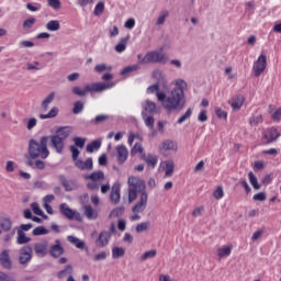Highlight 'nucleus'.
<instances>
[{
  "instance_id": "nucleus-1",
  "label": "nucleus",
  "mask_w": 281,
  "mask_h": 281,
  "mask_svg": "<svg viewBox=\"0 0 281 281\" xmlns=\"http://www.w3.org/2000/svg\"><path fill=\"white\" fill-rule=\"evenodd\" d=\"M175 85L176 88L171 89L168 95L164 91H159V83H154L147 88V93H156L158 102L162 104L167 113L181 111L186 106V89H188V82L183 79H177Z\"/></svg>"
},
{
  "instance_id": "nucleus-2",
  "label": "nucleus",
  "mask_w": 281,
  "mask_h": 281,
  "mask_svg": "<svg viewBox=\"0 0 281 281\" xmlns=\"http://www.w3.org/2000/svg\"><path fill=\"white\" fill-rule=\"evenodd\" d=\"M49 142L48 136H42L40 142L31 138L29 140L27 146V159L25 165L29 168H36V170H45L46 165L43 159H47L49 157V148L47 147V143Z\"/></svg>"
},
{
  "instance_id": "nucleus-3",
  "label": "nucleus",
  "mask_w": 281,
  "mask_h": 281,
  "mask_svg": "<svg viewBox=\"0 0 281 281\" xmlns=\"http://www.w3.org/2000/svg\"><path fill=\"white\" fill-rule=\"evenodd\" d=\"M128 201L133 203L137 199V192L139 195V201L132 207L134 214H142L148 207V193H146V182L137 177L128 178Z\"/></svg>"
},
{
  "instance_id": "nucleus-4",
  "label": "nucleus",
  "mask_w": 281,
  "mask_h": 281,
  "mask_svg": "<svg viewBox=\"0 0 281 281\" xmlns=\"http://www.w3.org/2000/svg\"><path fill=\"white\" fill-rule=\"evenodd\" d=\"M115 87V82H110V83H90L86 85L83 89H80V87H74L72 88V93L75 95H79V98H82L87 95V93H95L100 91H106V89H113Z\"/></svg>"
},
{
  "instance_id": "nucleus-5",
  "label": "nucleus",
  "mask_w": 281,
  "mask_h": 281,
  "mask_svg": "<svg viewBox=\"0 0 281 281\" xmlns=\"http://www.w3.org/2000/svg\"><path fill=\"white\" fill-rule=\"evenodd\" d=\"M143 63H158L159 65H166V63H168V56H166V54L161 53L160 50H150L146 53Z\"/></svg>"
},
{
  "instance_id": "nucleus-6",
  "label": "nucleus",
  "mask_w": 281,
  "mask_h": 281,
  "mask_svg": "<svg viewBox=\"0 0 281 281\" xmlns=\"http://www.w3.org/2000/svg\"><path fill=\"white\" fill-rule=\"evenodd\" d=\"M86 181H91L87 183L88 190H100V184L98 181H103L104 172L103 171H94L92 173L86 175L83 177Z\"/></svg>"
},
{
  "instance_id": "nucleus-7",
  "label": "nucleus",
  "mask_w": 281,
  "mask_h": 281,
  "mask_svg": "<svg viewBox=\"0 0 281 281\" xmlns=\"http://www.w3.org/2000/svg\"><path fill=\"white\" fill-rule=\"evenodd\" d=\"M59 213L61 216H65V218H68V221H74V218L75 221H82L80 212L71 210L68 203H61L59 205Z\"/></svg>"
},
{
  "instance_id": "nucleus-8",
  "label": "nucleus",
  "mask_w": 281,
  "mask_h": 281,
  "mask_svg": "<svg viewBox=\"0 0 281 281\" xmlns=\"http://www.w3.org/2000/svg\"><path fill=\"white\" fill-rule=\"evenodd\" d=\"M267 69V55L261 54L254 63L252 71L256 78H259Z\"/></svg>"
},
{
  "instance_id": "nucleus-9",
  "label": "nucleus",
  "mask_w": 281,
  "mask_h": 281,
  "mask_svg": "<svg viewBox=\"0 0 281 281\" xmlns=\"http://www.w3.org/2000/svg\"><path fill=\"white\" fill-rule=\"evenodd\" d=\"M278 137H280L278 130L276 127H270L262 132L261 142L262 144H273Z\"/></svg>"
},
{
  "instance_id": "nucleus-10",
  "label": "nucleus",
  "mask_w": 281,
  "mask_h": 281,
  "mask_svg": "<svg viewBox=\"0 0 281 281\" xmlns=\"http://www.w3.org/2000/svg\"><path fill=\"white\" fill-rule=\"evenodd\" d=\"M33 249L37 258H45V256H47L48 254L49 241H47L46 239L37 241L33 245Z\"/></svg>"
},
{
  "instance_id": "nucleus-11",
  "label": "nucleus",
  "mask_w": 281,
  "mask_h": 281,
  "mask_svg": "<svg viewBox=\"0 0 281 281\" xmlns=\"http://www.w3.org/2000/svg\"><path fill=\"white\" fill-rule=\"evenodd\" d=\"M47 137H48V140H50L52 148H55L58 155H63V151L65 150V140L60 138V136H57L56 134Z\"/></svg>"
},
{
  "instance_id": "nucleus-12",
  "label": "nucleus",
  "mask_w": 281,
  "mask_h": 281,
  "mask_svg": "<svg viewBox=\"0 0 281 281\" xmlns=\"http://www.w3.org/2000/svg\"><path fill=\"white\" fill-rule=\"evenodd\" d=\"M32 246L26 245L20 249L19 262L20 265H27L32 260Z\"/></svg>"
},
{
  "instance_id": "nucleus-13",
  "label": "nucleus",
  "mask_w": 281,
  "mask_h": 281,
  "mask_svg": "<svg viewBox=\"0 0 281 281\" xmlns=\"http://www.w3.org/2000/svg\"><path fill=\"white\" fill-rule=\"evenodd\" d=\"M58 179L66 192H74V190H78L79 188V184L76 180H67L64 175H60Z\"/></svg>"
},
{
  "instance_id": "nucleus-14",
  "label": "nucleus",
  "mask_w": 281,
  "mask_h": 281,
  "mask_svg": "<svg viewBox=\"0 0 281 281\" xmlns=\"http://www.w3.org/2000/svg\"><path fill=\"white\" fill-rule=\"evenodd\" d=\"M48 254L52 258H60L65 254V248H63L60 239H56L55 244L48 248Z\"/></svg>"
},
{
  "instance_id": "nucleus-15",
  "label": "nucleus",
  "mask_w": 281,
  "mask_h": 281,
  "mask_svg": "<svg viewBox=\"0 0 281 281\" xmlns=\"http://www.w3.org/2000/svg\"><path fill=\"white\" fill-rule=\"evenodd\" d=\"M75 167L78 168V170L91 172V170H93V158L89 157L86 160L79 159L75 161Z\"/></svg>"
},
{
  "instance_id": "nucleus-16",
  "label": "nucleus",
  "mask_w": 281,
  "mask_h": 281,
  "mask_svg": "<svg viewBox=\"0 0 281 281\" xmlns=\"http://www.w3.org/2000/svg\"><path fill=\"white\" fill-rule=\"evenodd\" d=\"M111 240V233L109 231H102L95 239L97 247H106Z\"/></svg>"
},
{
  "instance_id": "nucleus-17",
  "label": "nucleus",
  "mask_w": 281,
  "mask_h": 281,
  "mask_svg": "<svg viewBox=\"0 0 281 281\" xmlns=\"http://www.w3.org/2000/svg\"><path fill=\"white\" fill-rule=\"evenodd\" d=\"M0 265L2 269H7L10 271L12 269V259L10 258V251L9 250H3L0 254Z\"/></svg>"
},
{
  "instance_id": "nucleus-18",
  "label": "nucleus",
  "mask_w": 281,
  "mask_h": 281,
  "mask_svg": "<svg viewBox=\"0 0 281 281\" xmlns=\"http://www.w3.org/2000/svg\"><path fill=\"white\" fill-rule=\"evenodd\" d=\"M153 78L157 80L156 85L164 87H168V80L166 79V74H164V70L155 69L153 71Z\"/></svg>"
},
{
  "instance_id": "nucleus-19",
  "label": "nucleus",
  "mask_w": 281,
  "mask_h": 281,
  "mask_svg": "<svg viewBox=\"0 0 281 281\" xmlns=\"http://www.w3.org/2000/svg\"><path fill=\"white\" fill-rule=\"evenodd\" d=\"M116 155L119 164H124L128 159V148L124 145L116 146Z\"/></svg>"
},
{
  "instance_id": "nucleus-20",
  "label": "nucleus",
  "mask_w": 281,
  "mask_h": 281,
  "mask_svg": "<svg viewBox=\"0 0 281 281\" xmlns=\"http://www.w3.org/2000/svg\"><path fill=\"white\" fill-rule=\"evenodd\" d=\"M228 104H231L233 111H240V109H243V104H245V97H243V94H238L228 101Z\"/></svg>"
},
{
  "instance_id": "nucleus-21",
  "label": "nucleus",
  "mask_w": 281,
  "mask_h": 281,
  "mask_svg": "<svg viewBox=\"0 0 281 281\" xmlns=\"http://www.w3.org/2000/svg\"><path fill=\"white\" fill-rule=\"evenodd\" d=\"M120 183H114L112 186V189H111V193H110V201L111 203H114V205H117V203H120Z\"/></svg>"
},
{
  "instance_id": "nucleus-22",
  "label": "nucleus",
  "mask_w": 281,
  "mask_h": 281,
  "mask_svg": "<svg viewBox=\"0 0 281 281\" xmlns=\"http://www.w3.org/2000/svg\"><path fill=\"white\" fill-rule=\"evenodd\" d=\"M142 113H157V104L148 99L142 103Z\"/></svg>"
},
{
  "instance_id": "nucleus-23",
  "label": "nucleus",
  "mask_w": 281,
  "mask_h": 281,
  "mask_svg": "<svg viewBox=\"0 0 281 281\" xmlns=\"http://www.w3.org/2000/svg\"><path fill=\"white\" fill-rule=\"evenodd\" d=\"M83 214L89 221H95V218H98V211H94L93 206L91 205L85 206Z\"/></svg>"
},
{
  "instance_id": "nucleus-24",
  "label": "nucleus",
  "mask_w": 281,
  "mask_h": 281,
  "mask_svg": "<svg viewBox=\"0 0 281 281\" xmlns=\"http://www.w3.org/2000/svg\"><path fill=\"white\" fill-rule=\"evenodd\" d=\"M68 243H70L71 245H75V247H77V249H85L86 244L83 240H80V238L76 237V236H71L69 235L67 237Z\"/></svg>"
},
{
  "instance_id": "nucleus-25",
  "label": "nucleus",
  "mask_w": 281,
  "mask_h": 281,
  "mask_svg": "<svg viewBox=\"0 0 281 281\" xmlns=\"http://www.w3.org/2000/svg\"><path fill=\"white\" fill-rule=\"evenodd\" d=\"M140 115L145 122V126H147V128H149V131H153V128H155V117L149 116L148 113H146V112H142Z\"/></svg>"
},
{
  "instance_id": "nucleus-26",
  "label": "nucleus",
  "mask_w": 281,
  "mask_h": 281,
  "mask_svg": "<svg viewBox=\"0 0 281 281\" xmlns=\"http://www.w3.org/2000/svg\"><path fill=\"white\" fill-rule=\"evenodd\" d=\"M57 137H60V139H67V137H69V135H71V128L70 127H59L57 131H56V134H55Z\"/></svg>"
},
{
  "instance_id": "nucleus-27",
  "label": "nucleus",
  "mask_w": 281,
  "mask_h": 281,
  "mask_svg": "<svg viewBox=\"0 0 281 281\" xmlns=\"http://www.w3.org/2000/svg\"><path fill=\"white\" fill-rule=\"evenodd\" d=\"M143 160L147 164V166L149 167V168H156V166H157V161H158V158H157V156H153V155H143Z\"/></svg>"
},
{
  "instance_id": "nucleus-28",
  "label": "nucleus",
  "mask_w": 281,
  "mask_h": 281,
  "mask_svg": "<svg viewBox=\"0 0 281 281\" xmlns=\"http://www.w3.org/2000/svg\"><path fill=\"white\" fill-rule=\"evenodd\" d=\"M101 147H102V140L95 139L87 145L86 150L87 153H95V150H100Z\"/></svg>"
},
{
  "instance_id": "nucleus-29",
  "label": "nucleus",
  "mask_w": 281,
  "mask_h": 281,
  "mask_svg": "<svg viewBox=\"0 0 281 281\" xmlns=\"http://www.w3.org/2000/svg\"><path fill=\"white\" fill-rule=\"evenodd\" d=\"M31 240L32 238L26 237L25 232H23L22 229H18V245H27V243H30Z\"/></svg>"
},
{
  "instance_id": "nucleus-30",
  "label": "nucleus",
  "mask_w": 281,
  "mask_h": 281,
  "mask_svg": "<svg viewBox=\"0 0 281 281\" xmlns=\"http://www.w3.org/2000/svg\"><path fill=\"white\" fill-rule=\"evenodd\" d=\"M0 227L2 232H10L12 229V220L9 217L0 218Z\"/></svg>"
},
{
  "instance_id": "nucleus-31",
  "label": "nucleus",
  "mask_w": 281,
  "mask_h": 281,
  "mask_svg": "<svg viewBox=\"0 0 281 281\" xmlns=\"http://www.w3.org/2000/svg\"><path fill=\"white\" fill-rule=\"evenodd\" d=\"M27 71H41V69H45V65L38 61H33L26 64Z\"/></svg>"
},
{
  "instance_id": "nucleus-32",
  "label": "nucleus",
  "mask_w": 281,
  "mask_h": 281,
  "mask_svg": "<svg viewBox=\"0 0 281 281\" xmlns=\"http://www.w3.org/2000/svg\"><path fill=\"white\" fill-rule=\"evenodd\" d=\"M160 150H177V145L175 142L167 139L162 142V144L159 146Z\"/></svg>"
},
{
  "instance_id": "nucleus-33",
  "label": "nucleus",
  "mask_w": 281,
  "mask_h": 281,
  "mask_svg": "<svg viewBox=\"0 0 281 281\" xmlns=\"http://www.w3.org/2000/svg\"><path fill=\"white\" fill-rule=\"evenodd\" d=\"M248 122L250 126H259L263 122L262 114H252Z\"/></svg>"
},
{
  "instance_id": "nucleus-34",
  "label": "nucleus",
  "mask_w": 281,
  "mask_h": 281,
  "mask_svg": "<svg viewBox=\"0 0 281 281\" xmlns=\"http://www.w3.org/2000/svg\"><path fill=\"white\" fill-rule=\"evenodd\" d=\"M169 16H170V11L168 10L160 11L156 20V25H164V23H166V19H168Z\"/></svg>"
},
{
  "instance_id": "nucleus-35",
  "label": "nucleus",
  "mask_w": 281,
  "mask_h": 281,
  "mask_svg": "<svg viewBox=\"0 0 281 281\" xmlns=\"http://www.w3.org/2000/svg\"><path fill=\"white\" fill-rule=\"evenodd\" d=\"M71 273H74V268L70 265H68L65 267V269H63L61 271L58 272L57 278H59V280H63V279L67 278V276L69 278V276H71Z\"/></svg>"
},
{
  "instance_id": "nucleus-36",
  "label": "nucleus",
  "mask_w": 281,
  "mask_h": 281,
  "mask_svg": "<svg viewBox=\"0 0 281 281\" xmlns=\"http://www.w3.org/2000/svg\"><path fill=\"white\" fill-rule=\"evenodd\" d=\"M128 36H125L123 38H121V41L119 42V45L115 46V52H117V54H122V52H126V44L128 43Z\"/></svg>"
},
{
  "instance_id": "nucleus-37",
  "label": "nucleus",
  "mask_w": 281,
  "mask_h": 281,
  "mask_svg": "<svg viewBox=\"0 0 281 281\" xmlns=\"http://www.w3.org/2000/svg\"><path fill=\"white\" fill-rule=\"evenodd\" d=\"M46 30H48V32H58V30H60V22L58 20L49 21L46 23Z\"/></svg>"
},
{
  "instance_id": "nucleus-38",
  "label": "nucleus",
  "mask_w": 281,
  "mask_h": 281,
  "mask_svg": "<svg viewBox=\"0 0 281 281\" xmlns=\"http://www.w3.org/2000/svg\"><path fill=\"white\" fill-rule=\"evenodd\" d=\"M165 177H170L175 173V162L172 160L165 161Z\"/></svg>"
},
{
  "instance_id": "nucleus-39",
  "label": "nucleus",
  "mask_w": 281,
  "mask_h": 281,
  "mask_svg": "<svg viewBox=\"0 0 281 281\" xmlns=\"http://www.w3.org/2000/svg\"><path fill=\"white\" fill-rule=\"evenodd\" d=\"M58 108L54 106L47 114H40V120H52V117H56V115H58Z\"/></svg>"
},
{
  "instance_id": "nucleus-40",
  "label": "nucleus",
  "mask_w": 281,
  "mask_h": 281,
  "mask_svg": "<svg viewBox=\"0 0 281 281\" xmlns=\"http://www.w3.org/2000/svg\"><path fill=\"white\" fill-rule=\"evenodd\" d=\"M56 93L50 92L45 100L42 102V109L44 111H47V109H49V104H52L54 102V98H55Z\"/></svg>"
},
{
  "instance_id": "nucleus-41",
  "label": "nucleus",
  "mask_w": 281,
  "mask_h": 281,
  "mask_svg": "<svg viewBox=\"0 0 281 281\" xmlns=\"http://www.w3.org/2000/svg\"><path fill=\"white\" fill-rule=\"evenodd\" d=\"M248 179L255 190H260L261 186L260 183H258V178L256 177V175H254L252 171L248 172Z\"/></svg>"
},
{
  "instance_id": "nucleus-42",
  "label": "nucleus",
  "mask_w": 281,
  "mask_h": 281,
  "mask_svg": "<svg viewBox=\"0 0 281 281\" xmlns=\"http://www.w3.org/2000/svg\"><path fill=\"white\" fill-rule=\"evenodd\" d=\"M31 209L34 212V214H36L37 216H42V218H47V215H45V212L41 210V206L38 205L37 202H33L31 204Z\"/></svg>"
},
{
  "instance_id": "nucleus-43",
  "label": "nucleus",
  "mask_w": 281,
  "mask_h": 281,
  "mask_svg": "<svg viewBox=\"0 0 281 281\" xmlns=\"http://www.w3.org/2000/svg\"><path fill=\"white\" fill-rule=\"evenodd\" d=\"M124 254H126V250L122 247H114L112 248V258L116 260L117 258L124 257Z\"/></svg>"
},
{
  "instance_id": "nucleus-44",
  "label": "nucleus",
  "mask_w": 281,
  "mask_h": 281,
  "mask_svg": "<svg viewBox=\"0 0 281 281\" xmlns=\"http://www.w3.org/2000/svg\"><path fill=\"white\" fill-rule=\"evenodd\" d=\"M232 255V247L225 246L223 248L217 249L218 258H227V256Z\"/></svg>"
},
{
  "instance_id": "nucleus-45",
  "label": "nucleus",
  "mask_w": 281,
  "mask_h": 281,
  "mask_svg": "<svg viewBox=\"0 0 281 281\" xmlns=\"http://www.w3.org/2000/svg\"><path fill=\"white\" fill-rule=\"evenodd\" d=\"M33 236H47L49 231L45 228V226H37L32 231Z\"/></svg>"
},
{
  "instance_id": "nucleus-46",
  "label": "nucleus",
  "mask_w": 281,
  "mask_h": 281,
  "mask_svg": "<svg viewBox=\"0 0 281 281\" xmlns=\"http://www.w3.org/2000/svg\"><path fill=\"white\" fill-rule=\"evenodd\" d=\"M139 68V64L127 66L123 68V70L121 71V76H128V74H133V71H138Z\"/></svg>"
},
{
  "instance_id": "nucleus-47",
  "label": "nucleus",
  "mask_w": 281,
  "mask_h": 281,
  "mask_svg": "<svg viewBox=\"0 0 281 281\" xmlns=\"http://www.w3.org/2000/svg\"><path fill=\"white\" fill-rule=\"evenodd\" d=\"M74 142V146H76V148H85V144H87V138L85 137H80V136H75L72 138Z\"/></svg>"
},
{
  "instance_id": "nucleus-48",
  "label": "nucleus",
  "mask_w": 281,
  "mask_h": 281,
  "mask_svg": "<svg viewBox=\"0 0 281 281\" xmlns=\"http://www.w3.org/2000/svg\"><path fill=\"white\" fill-rule=\"evenodd\" d=\"M34 23H36V18H29L23 22L22 27L23 30L30 31L34 27Z\"/></svg>"
},
{
  "instance_id": "nucleus-49",
  "label": "nucleus",
  "mask_w": 281,
  "mask_h": 281,
  "mask_svg": "<svg viewBox=\"0 0 281 281\" xmlns=\"http://www.w3.org/2000/svg\"><path fill=\"white\" fill-rule=\"evenodd\" d=\"M82 111H85V103L82 101L75 102L72 113L78 115V113H82Z\"/></svg>"
},
{
  "instance_id": "nucleus-50",
  "label": "nucleus",
  "mask_w": 281,
  "mask_h": 281,
  "mask_svg": "<svg viewBox=\"0 0 281 281\" xmlns=\"http://www.w3.org/2000/svg\"><path fill=\"white\" fill-rule=\"evenodd\" d=\"M69 150L71 153V159H72L74 164H76V161L79 160L78 157H80V149H78V147L71 145L69 147Z\"/></svg>"
},
{
  "instance_id": "nucleus-51",
  "label": "nucleus",
  "mask_w": 281,
  "mask_h": 281,
  "mask_svg": "<svg viewBox=\"0 0 281 281\" xmlns=\"http://www.w3.org/2000/svg\"><path fill=\"white\" fill-rule=\"evenodd\" d=\"M113 67L106 65V64H99L94 67V71H97V74H102V71H112Z\"/></svg>"
},
{
  "instance_id": "nucleus-52",
  "label": "nucleus",
  "mask_w": 281,
  "mask_h": 281,
  "mask_svg": "<svg viewBox=\"0 0 281 281\" xmlns=\"http://www.w3.org/2000/svg\"><path fill=\"white\" fill-rule=\"evenodd\" d=\"M155 256H157V250L151 249L143 254L140 260L144 262L145 260H148V258H155Z\"/></svg>"
},
{
  "instance_id": "nucleus-53",
  "label": "nucleus",
  "mask_w": 281,
  "mask_h": 281,
  "mask_svg": "<svg viewBox=\"0 0 281 281\" xmlns=\"http://www.w3.org/2000/svg\"><path fill=\"white\" fill-rule=\"evenodd\" d=\"M190 117H192V109L189 108L186 111V113L181 117L178 119L177 123L183 124V122H186V120H190Z\"/></svg>"
},
{
  "instance_id": "nucleus-54",
  "label": "nucleus",
  "mask_w": 281,
  "mask_h": 281,
  "mask_svg": "<svg viewBox=\"0 0 281 281\" xmlns=\"http://www.w3.org/2000/svg\"><path fill=\"white\" fill-rule=\"evenodd\" d=\"M148 227H150V222H142V223L137 224L136 232H137V234H142V232H146V229H148Z\"/></svg>"
},
{
  "instance_id": "nucleus-55",
  "label": "nucleus",
  "mask_w": 281,
  "mask_h": 281,
  "mask_svg": "<svg viewBox=\"0 0 281 281\" xmlns=\"http://www.w3.org/2000/svg\"><path fill=\"white\" fill-rule=\"evenodd\" d=\"M103 13H104V2H99L94 7V16H102Z\"/></svg>"
},
{
  "instance_id": "nucleus-56",
  "label": "nucleus",
  "mask_w": 281,
  "mask_h": 281,
  "mask_svg": "<svg viewBox=\"0 0 281 281\" xmlns=\"http://www.w3.org/2000/svg\"><path fill=\"white\" fill-rule=\"evenodd\" d=\"M104 120H109V115L100 114V115H97L94 119H92L90 121V124H100V123L104 122Z\"/></svg>"
},
{
  "instance_id": "nucleus-57",
  "label": "nucleus",
  "mask_w": 281,
  "mask_h": 281,
  "mask_svg": "<svg viewBox=\"0 0 281 281\" xmlns=\"http://www.w3.org/2000/svg\"><path fill=\"white\" fill-rule=\"evenodd\" d=\"M122 214H124V206H117L113 211H111L110 216L119 218V216H122Z\"/></svg>"
},
{
  "instance_id": "nucleus-58",
  "label": "nucleus",
  "mask_w": 281,
  "mask_h": 281,
  "mask_svg": "<svg viewBox=\"0 0 281 281\" xmlns=\"http://www.w3.org/2000/svg\"><path fill=\"white\" fill-rule=\"evenodd\" d=\"M137 153H144V147H142L140 143H135V145L131 149V155L132 156L137 155Z\"/></svg>"
},
{
  "instance_id": "nucleus-59",
  "label": "nucleus",
  "mask_w": 281,
  "mask_h": 281,
  "mask_svg": "<svg viewBox=\"0 0 281 281\" xmlns=\"http://www.w3.org/2000/svg\"><path fill=\"white\" fill-rule=\"evenodd\" d=\"M215 115H217L220 120H227V112L221 108H215Z\"/></svg>"
},
{
  "instance_id": "nucleus-60",
  "label": "nucleus",
  "mask_w": 281,
  "mask_h": 281,
  "mask_svg": "<svg viewBox=\"0 0 281 281\" xmlns=\"http://www.w3.org/2000/svg\"><path fill=\"white\" fill-rule=\"evenodd\" d=\"M19 47L21 49L32 48V47H34V42H32V41H21L19 43Z\"/></svg>"
},
{
  "instance_id": "nucleus-61",
  "label": "nucleus",
  "mask_w": 281,
  "mask_h": 281,
  "mask_svg": "<svg viewBox=\"0 0 281 281\" xmlns=\"http://www.w3.org/2000/svg\"><path fill=\"white\" fill-rule=\"evenodd\" d=\"M47 3L53 10H60V0H47Z\"/></svg>"
},
{
  "instance_id": "nucleus-62",
  "label": "nucleus",
  "mask_w": 281,
  "mask_h": 281,
  "mask_svg": "<svg viewBox=\"0 0 281 281\" xmlns=\"http://www.w3.org/2000/svg\"><path fill=\"white\" fill-rule=\"evenodd\" d=\"M42 5L41 3H27L26 4V10H29L30 12H38V10H41Z\"/></svg>"
},
{
  "instance_id": "nucleus-63",
  "label": "nucleus",
  "mask_w": 281,
  "mask_h": 281,
  "mask_svg": "<svg viewBox=\"0 0 281 281\" xmlns=\"http://www.w3.org/2000/svg\"><path fill=\"white\" fill-rule=\"evenodd\" d=\"M252 201H267V193L266 192H259V193H256L254 196H252Z\"/></svg>"
},
{
  "instance_id": "nucleus-64",
  "label": "nucleus",
  "mask_w": 281,
  "mask_h": 281,
  "mask_svg": "<svg viewBox=\"0 0 281 281\" xmlns=\"http://www.w3.org/2000/svg\"><path fill=\"white\" fill-rule=\"evenodd\" d=\"M262 234H265V228H259L252 234L251 240L254 241L259 240V238H262Z\"/></svg>"
}]
</instances>
